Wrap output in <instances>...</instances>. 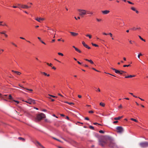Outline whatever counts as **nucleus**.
Instances as JSON below:
<instances>
[{
	"label": "nucleus",
	"instance_id": "nucleus-1",
	"mask_svg": "<svg viewBox=\"0 0 148 148\" xmlns=\"http://www.w3.org/2000/svg\"><path fill=\"white\" fill-rule=\"evenodd\" d=\"M77 11L79 12V15L82 16L84 17V16L86 15L87 13V10L83 9H78Z\"/></svg>",
	"mask_w": 148,
	"mask_h": 148
},
{
	"label": "nucleus",
	"instance_id": "nucleus-2",
	"mask_svg": "<svg viewBox=\"0 0 148 148\" xmlns=\"http://www.w3.org/2000/svg\"><path fill=\"white\" fill-rule=\"evenodd\" d=\"M46 116L43 113H41L38 114L36 115V121H39L42 120L43 118H45Z\"/></svg>",
	"mask_w": 148,
	"mask_h": 148
},
{
	"label": "nucleus",
	"instance_id": "nucleus-3",
	"mask_svg": "<svg viewBox=\"0 0 148 148\" xmlns=\"http://www.w3.org/2000/svg\"><path fill=\"white\" fill-rule=\"evenodd\" d=\"M116 129L117 132L119 133H122L124 131L123 128L121 126H118L116 127Z\"/></svg>",
	"mask_w": 148,
	"mask_h": 148
},
{
	"label": "nucleus",
	"instance_id": "nucleus-4",
	"mask_svg": "<svg viewBox=\"0 0 148 148\" xmlns=\"http://www.w3.org/2000/svg\"><path fill=\"white\" fill-rule=\"evenodd\" d=\"M140 146L143 147H145L148 146V143L147 142L140 143Z\"/></svg>",
	"mask_w": 148,
	"mask_h": 148
},
{
	"label": "nucleus",
	"instance_id": "nucleus-5",
	"mask_svg": "<svg viewBox=\"0 0 148 148\" xmlns=\"http://www.w3.org/2000/svg\"><path fill=\"white\" fill-rule=\"evenodd\" d=\"M28 103H29L30 104H35L36 103L35 101V100L32 99H28Z\"/></svg>",
	"mask_w": 148,
	"mask_h": 148
},
{
	"label": "nucleus",
	"instance_id": "nucleus-6",
	"mask_svg": "<svg viewBox=\"0 0 148 148\" xmlns=\"http://www.w3.org/2000/svg\"><path fill=\"white\" fill-rule=\"evenodd\" d=\"M101 12L103 14L106 15L109 13L110 11L109 10H105L101 11Z\"/></svg>",
	"mask_w": 148,
	"mask_h": 148
},
{
	"label": "nucleus",
	"instance_id": "nucleus-7",
	"mask_svg": "<svg viewBox=\"0 0 148 148\" xmlns=\"http://www.w3.org/2000/svg\"><path fill=\"white\" fill-rule=\"evenodd\" d=\"M35 19L40 23H41L42 21H43L44 20V18H35Z\"/></svg>",
	"mask_w": 148,
	"mask_h": 148
},
{
	"label": "nucleus",
	"instance_id": "nucleus-8",
	"mask_svg": "<svg viewBox=\"0 0 148 148\" xmlns=\"http://www.w3.org/2000/svg\"><path fill=\"white\" fill-rule=\"evenodd\" d=\"M106 144V143L105 141L102 140L99 141V144L102 147L104 146Z\"/></svg>",
	"mask_w": 148,
	"mask_h": 148
},
{
	"label": "nucleus",
	"instance_id": "nucleus-9",
	"mask_svg": "<svg viewBox=\"0 0 148 148\" xmlns=\"http://www.w3.org/2000/svg\"><path fill=\"white\" fill-rule=\"evenodd\" d=\"M82 43L83 45L86 48L88 49H90V47L86 44L84 41H82Z\"/></svg>",
	"mask_w": 148,
	"mask_h": 148
},
{
	"label": "nucleus",
	"instance_id": "nucleus-10",
	"mask_svg": "<svg viewBox=\"0 0 148 148\" xmlns=\"http://www.w3.org/2000/svg\"><path fill=\"white\" fill-rule=\"evenodd\" d=\"M36 144L38 146L42 148H44V147L38 142L37 141L36 142Z\"/></svg>",
	"mask_w": 148,
	"mask_h": 148
},
{
	"label": "nucleus",
	"instance_id": "nucleus-11",
	"mask_svg": "<svg viewBox=\"0 0 148 148\" xmlns=\"http://www.w3.org/2000/svg\"><path fill=\"white\" fill-rule=\"evenodd\" d=\"M70 33L72 36H77L78 35V33H76L74 32H70Z\"/></svg>",
	"mask_w": 148,
	"mask_h": 148
},
{
	"label": "nucleus",
	"instance_id": "nucleus-12",
	"mask_svg": "<svg viewBox=\"0 0 148 148\" xmlns=\"http://www.w3.org/2000/svg\"><path fill=\"white\" fill-rule=\"evenodd\" d=\"M0 26H7V25H6V23H5L3 21H0Z\"/></svg>",
	"mask_w": 148,
	"mask_h": 148
},
{
	"label": "nucleus",
	"instance_id": "nucleus-13",
	"mask_svg": "<svg viewBox=\"0 0 148 148\" xmlns=\"http://www.w3.org/2000/svg\"><path fill=\"white\" fill-rule=\"evenodd\" d=\"M111 69H112V70L114 71H115V72L116 73L119 74V71H119L118 70H117L114 68H111Z\"/></svg>",
	"mask_w": 148,
	"mask_h": 148
},
{
	"label": "nucleus",
	"instance_id": "nucleus-14",
	"mask_svg": "<svg viewBox=\"0 0 148 148\" xmlns=\"http://www.w3.org/2000/svg\"><path fill=\"white\" fill-rule=\"evenodd\" d=\"M29 8V7L27 5H22V8L23 9H28Z\"/></svg>",
	"mask_w": 148,
	"mask_h": 148
},
{
	"label": "nucleus",
	"instance_id": "nucleus-15",
	"mask_svg": "<svg viewBox=\"0 0 148 148\" xmlns=\"http://www.w3.org/2000/svg\"><path fill=\"white\" fill-rule=\"evenodd\" d=\"M90 14L91 15H93L94 14V12L92 11H90L87 10V14Z\"/></svg>",
	"mask_w": 148,
	"mask_h": 148
},
{
	"label": "nucleus",
	"instance_id": "nucleus-16",
	"mask_svg": "<svg viewBox=\"0 0 148 148\" xmlns=\"http://www.w3.org/2000/svg\"><path fill=\"white\" fill-rule=\"evenodd\" d=\"M140 29V28L139 27H134L131 29V30H137Z\"/></svg>",
	"mask_w": 148,
	"mask_h": 148
},
{
	"label": "nucleus",
	"instance_id": "nucleus-17",
	"mask_svg": "<svg viewBox=\"0 0 148 148\" xmlns=\"http://www.w3.org/2000/svg\"><path fill=\"white\" fill-rule=\"evenodd\" d=\"M12 71L14 73H16L17 74L20 75L21 74V73L20 72L17 71H15L13 70H12Z\"/></svg>",
	"mask_w": 148,
	"mask_h": 148
},
{
	"label": "nucleus",
	"instance_id": "nucleus-18",
	"mask_svg": "<svg viewBox=\"0 0 148 148\" xmlns=\"http://www.w3.org/2000/svg\"><path fill=\"white\" fill-rule=\"evenodd\" d=\"M123 117V116H119L117 117H115L114 118V119L115 120H118L120 119L121 118Z\"/></svg>",
	"mask_w": 148,
	"mask_h": 148
},
{
	"label": "nucleus",
	"instance_id": "nucleus-19",
	"mask_svg": "<svg viewBox=\"0 0 148 148\" xmlns=\"http://www.w3.org/2000/svg\"><path fill=\"white\" fill-rule=\"evenodd\" d=\"M115 144L114 143H111L109 145V146L112 147H114V146Z\"/></svg>",
	"mask_w": 148,
	"mask_h": 148
},
{
	"label": "nucleus",
	"instance_id": "nucleus-20",
	"mask_svg": "<svg viewBox=\"0 0 148 148\" xmlns=\"http://www.w3.org/2000/svg\"><path fill=\"white\" fill-rule=\"evenodd\" d=\"M18 139L20 140H22L23 141H25V139L24 138H23L21 137H18Z\"/></svg>",
	"mask_w": 148,
	"mask_h": 148
},
{
	"label": "nucleus",
	"instance_id": "nucleus-21",
	"mask_svg": "<svg viewBox=\"0 0 148 148\" xmlns=\"http://www.w3.org/2000/svg\"><path fill=\"white\" fill-rule=\"evenodd\" d=\"M75 50L76 51H77L79 53H81V51L77 48H75Z\"/></svg>",
	"mask_w": 148,
	"mask_h": 148
},
{
	"label": "nucleus",
	"instance_id": "nucleus-22",
	"mask_svg": "<svg viewBox=\"0 0 148 148\" xmlns=\"http://www.w3.org/2000/svg\"><path fill=\"white\" fill-rule=\"evenodd\" d=\"M126 72L125 71H119V74H122L123 73H126Z\"/></svg>",
	"mask_w": 148,
	"mask_h": 148
},
{
	"label": "nucleus",
	"instance_id": "nucleus-23",
	"mask_svg": "<svg viewBox=\"0 0 148 148\" xmlns=\"http://www.w3.org/2000/svg\"><path fill=\"white\" fill-rule=\"evenodd\" d=\"M138 37L141 40H142L145 42L146 41V40L145 39H143L140 36H138Z\"/></svg>",
	"mask_w": 148,
	"mask_h": 148
},
{
	"label": "nucleus",
	"instance_id": "nucleus-24",
	"mask_svg": "<svg viewBox=\"0 0 148 148\" xmlns=\"http://www.w3.org/2000/svg\"><path fill=\"white\" fill-rule=\"evenodd\" d=\"M86 37H88L89 38H90V39H91V38H92V36L90 34H86Z\"/></svg>",
	"mask_w": 148,
	"mask_h": 148
},
{
	"label": "nucleus",
	"instance_id": "nucleus-25",
	"mask_svg": "<svg viewBox=\"0 0 148 148\" xmlns=\"http://www.w3.org/2000/svg\"><path fill=\"white\" fill-rule=\"evenodd\" d=\"M130 120L132 121H134L136 122H137V123L138 122V121L137 120H136V119H133V118H131L130 119Z\"/></svg>",
	"mask_w": 148,
	"mask_h": 148
},
{
	"label": "nucleus",
	"instance_id": "nucleus-26",
	"mask_svg": "<svg viewBox=\"0 0 148 148\" xmlns=\"http://www.w3.org/2000/svg\"><path fill=\"white\" fill-rule=\"evenodd\" d=\"M99 104L100 106L102 107H104L105 106V104L104 103H103L102 102L100 103Z\"/></svg>",
	"mask_w": 148,
	"mask_h": 148
},
{
	"label": "nucleus",
	"instance_id": "nucleus-27",
	"mask_svg": "<svg viewBox=\"0 0 148 148\" xmlns=\"http://www.w3.org/2000/svg\"><path fill=\"white\" fill-rule=\"evenodd\" d=\"M9 99H10V100H13V98L11 96V95H9Z\"/></svg>",
	"mask_w": 148,
	"mask_h": 148
},
{
	"label": "nucleus",
	"instance_id": "nucleus-28",
	"mask_svg": "<svg viewBox=\"0 0 148 148\" xmlns=\"http://www.w3.org/2000/svg\"><path fill=\"white\" fill-rule=\"evenodd\" d=\"M132 77V75H129L125 76V78H131Z\"/></svg>",
	"mask_w": 148,
	"mask_h": 148
},
{
	"label": "nucleus",
	"instance_id": "nucleus-29",
	"mask_svg": "<svg viewBox=\"0 0 148 148\" xmlns=\"http://www.w3.org/2000/svg\"><path fill=\"white\" fill-rule=\"evenodd\" d=\"M96 21L98 22H100L102 21V19H101L98 18H97L96 19Z\"/></svg>",
	"mask_w": 148,
	"mask_h": 148
},
{
	"label": "nucleus",
	"instance_id": "nucleus-30",
	"mask_svg": "<svg viewBox=\"0 0 148 148\" xmlns=\"http://www.w3.org/2000/svg\"><path fill=\"white\" fill-rule=\"evenodd\" d=\"M58 54L59 55L61 56H64V55L62 53L60 52L58 53Z\"/></svg>",
	"mask_w": 148,
	"mask_h": 148
},
{
	"label": "nucleus",
	"instance_id": "nucleus-31",
	"mask_svg": "<svg viewBox=\"0 0 148 148\" xmlns=\"http://www.w3.org/2000/svg\"><path fill=\"white\" fill-rule=\"evenodd\" d=\"M92 45L94 46H95V47H98V45L96 44H94L93 43H92Z\"/></svg>",
	"mask_w": 148,
	"mask_h": 148
},
{
	"label": "nucleus",
	"instance_id": "nucleus-32",
	"mask_svg": "<svg viewBox=\"0 0 148 148\" xmlns=\"http://www.w3.org/2000/svg\"><path fill=\"white\" fill-rule=\"evenodd\" d=\"M46 64L48 66L51 67L52 66V64L51 63L49 64L48 63H47Z\"/></svg>",
	"mask_w": 148,
	"mask_h": 148
},
{
	"label": "nucleus",
	"instance_id": "nucleus-33",
	"mask_svg": "<svg viewBox=\"0 0 148 148\" xmlns=\"http://www.w3.org/2000/svg\"><path fill=\"white\" fill-rule=\"evenodd\" d=\"M142 56V54L140 53H139L138 56V58H140V56Z\"/></svg>",
	"mask_w": 148,
	"mask_h": 148
},
{
	"label": "nucleus",
	"instance_id": "nucleus-34",
	"mask_svg": "<svg viewBox=\"0 0 148 148\" xmlns=\"http://www.w3.org/2000/svg\"><path fill=\"white\" fill-rule=\"evenodd\" d=\"M0 3H1V4H2V5H4V6H5V4H4V2L3 1H1L0 2Z\"/></svg>",
	"mask_w": 148,
	"mask_h": 148
},
{
	"label": "nucleus",
	"instance_id": "nucleus-35",
	"mask_svg": "<svg viewBox=\"0 0 148 148\" xmlns=\"http://www.w3.org/2000/svg\"><path fill=\"white\" fill-rule=\"evenodd\" d=\"M18 5L19 6V7H18V8H19L20 9L21 8H22V5H21V4H18Z\"/></svg>",
	"mask_w": 148,
	"mask_h": 148
},
{
	"label": "nucleus",
	"instance_id": "nucleus-36",
	"mask_svg": "<svg viewBox=\"0 0 148 148\" xmlns=\"http://www.w3.org/2000/svg\"><path fill=\"white\" fill-rule=\"evenodd\" d=\"M131 9L132 10H133V11H135V10H136V8H135L134 7H132V8H131Z\"/></svg>",
	"mask_w": 148,
	"mask_h": 148
},
{
	"label": "nucleus",
	"instance_id": "nucleus-37",
	"mask_svg": "<svg viewBox=\"0 0 148 148\" xmlns=\"http://www.w3.org/2000/svg\"><path fill=\"white\" fill-rule=\"evenodd\" d=\"M89 62H90L91 64H94L93 61L91 60H90Z\"/></svg>",
	"mask_w": 148,
	"mask_h": 148
},
{
	"label": "nucleus",
	"instance_id": "nucleus-38",
	"mask_svg": "<svg viewBox=\"0 0 148 148\" xmlns=\"http://www.w3.org/2000/svg\"><path fill=\"white\" fill-rule=\"evenodd\" d=\"M130 66V64H129V65H124L123 66L124 67H129V66Z\"/></svg>",
	"mask_w": 148,
	"mask_h": 148
},
{
	"label": "nucleus",
	"instance_id": "nucleus-39",
	"mask_svg": "<svg viewBox=\"0 0 148 148\" xmlns=\"http://www.w3.org/2000/svg\"><path fill=\"white\" fill-rule=\"evenodd\" d=\"M89 128L91 129L94 130V127H93L92 126H89Z\"/></svg>",
	"mask_w": 148,
	"mask_h": 148
},
{
	"label": "nucleus",
	"instance_id": "nucleus-40",
	"mask_svg": "<svg viewBox=\"0 0 148 148\" xmlns=\"http://www.w3.org/2000/svg\"><path fill=\"white\" fill-rule=\"evenodd\" d=\"M41 73L44 74L46 76L47 75V73L44 72H41Z\"/></svg>",
	"mask_w": 148,
	"mask_h": 148
},
{
	"label": "nucleus",
	"instance_id": "nucleus-41",
	"mask_svg": "<svg viewBox=\"0 0 148 148\" xmlns=\"http://www.w3.org/2000/svg\"><path fill=\"white\" fill-rule=\"evenodd\" d=\"M11 44L12 45H14V46L15 47H17V45L16 44H15L13 42H11Z\"/></svg>",
	"mask_w": 148,
	"mask_h": 148
},
{
	"label": "nucleus",
	"instance_id": "nucleus-42",
	"mask_svg": "<svg viewBox=\"0 0 148 148\" xmlns=\"http://www.w3.org/2000/svg\"><path fill=\"white\" fill-rule=\"evenodd\" d=\"M13 101L15 102H16L17 104H18L19 103V101H17L15 100H13Z\"/></svg>",
	"mask_w": 148,
	"mask_h": 148
},
{
	"label": "nucleus",
	"instance_id": "nucleus-43",
	"mask_svg": "<svg viewBox=\"0 0 148 148\" xmlns=\"http://www.w3.org/2000/svg\"><path fill=\"white\" fill-rule=\"evenodd\" d=\"M99 132L100 133H102V134H103L104 133V132L103 131V130H100L99 131Z\"/></svg>",
	"mask_w": 148,
	"mask_h": 148
},
{
	"label": "nucleus",
	"instance_id": "nucleus-44",
	"mask_svg": "<svg viewBox=\"0 0 148 148\" xmlns=\"http://www.w3.org/2000/svg\"><path fill=\"white\" fill-rule=\"evenodd\" d=\"M93 124L95 125H101V124H99V123H93Z\"/></svg>",
	"mask_w": 148,
	"mask_h": 148
},
{
	"label": "nucleus",
	"instance_id": "nucleus-45",
	"mask_svg": "<svg viewBox=\"0 0 148 148\" xmlns=\"http://www.w3.org/2000/svg\"><path fill=\"white\" fill-rule=\"evenodd\" d=\"M122 108V106L121 104H120V105L119 106L118 108L119 109H121Z\"/></svg>",
	"mask_w": 148,
	"mask_h": 148
},
{
	"label": "nucleus",
	"instance_id": "nucleus-46",
	"mask_svg": "<svg viewBox=\"0 0 148 148\" xmlns=\"http://www.w3.org/2000/svg\"><path fill=\"white\" fill-rule=\"evenodd\" d=\"M127 2L130 4H132V5H134V3L130 1H127Z\"/></svg>",
	"mask_w": 148,
	"mask_h": 148
},
{
	"label": "nucleus",
	"instance_id": "nucleus-47",
	"mask_svg": "<svg viewBox=\"0 0 148 148\" xmlns=\"http://www.w3.org/2000/svg\"><path fill=\"white\" fill-rule=\"evenodd\" d=\"M49 95V96H51L53 97V98H55V97H57L55 96H53V95Z\"/></svg>",
	"mask_w": 148,
	"mask_h": 148
},
{
	"label": "nucleus",
	"instance_id": "nucleus-48",
	"mask_svg": "<svg viewBox=\"0 0 148 148\" xmlns=\"http://www.w3.org/2000/svg\"><path fill=\"white\" fill-rule=\"evenodd\" d=\"M92 69L93 70H95V71H97V72H99V71H98V70H97L96 69H95V68H92Z\"/></svg>",
	"mask_w": 148,
	"mask_h": 148
},
{
	"label": "nucleus",
	"instance_id": "nucleus-49",
	"mask_svg": "<svg viewBox=\"0 0 148 148\" xmlns=\"http://www.w3.org/2000/svg\"><path fill=\"white\" fill-rule=\"evenodd\" d=\"M88 112L89 113H93L94 112H93V111L90 110V111H89Z\"/></svg>",
	"mask_w": 148,
	"mask_h": 148
},
{
	"label": "nucleus",
	"instance_id": "nucleus-50",
	"mask_svg": "<svg viewBox=\"0 0 148 148\" xmlns=\"http://www.w3.org/2000/svg\"><path fill=\"white\" fill-rule=\"evenodd\" d=\"M75 18L77 20V19H80V17L79 16H78L77 18H76V17H75Z\"/></svg>",
	"mask_w": 148,
	"mask_h": 148
},
{
	"label": "nucleus",
	"instance_id": "nucleus-51",
	"mask_svg": "<svg viewBox=\"0 0 148 148\" xmlns=\"http://www.w3.org/2000/svg\"><path fill=\"white\" fill-rule=\"evenodd\" d=\"M68 104L69 105H71L72 104H74V103L72 102H69Z\"/></svg>",
	"mask_w": 148,
	"mask_h": 148
},
{
	"label": "nucleus",
	"instance_id": "nucleus-52",
	"mask_svg": "<svg viewBox=\"0 0 148 148\" xmlns=\"http://www.w3.org/2000/svg\"><path fill=\"white\" fill-rule=\"evenodd\" d=\"M85 119L87 120H89V118L87 117L85 118Z\"/></svg>",
	"mask_w": 148,
	"mask_h": 148
},
{
	"label": "nucleus",
	"instance_id": "nucleus-53",
	"mask_svg": "<svg viewBox=\"0 0 148 148\" xmlns=\"http://www.w3.org/2000/svg\"><path fill=\"white\" fill-rule=\"evenodd\" d=\"M54 60H55L56 61H57L58 62H60V63L61 62L60 61H59V60H57L56 59H55Z\"/></svg>",
	"mask_w": 148,
	"mask_h": 148
},
{
	"label": "nucleus",
	"instance_id": "nucleus-54",
	"mask_svg": "<svg viewBox=\"0 0 148 148\" xmlns=\"http://www.w3.org/2000/svg\"><path fill=\"white\" fill-rule=\"evenodd\" d=\"M103 35H108V34H107V33H105V32H103Z\"/></svg>",
	"mask_w": 148,
	"mask_h": 148
},
{
	"label": "nucleus",
	"instance_id": "nucleus-55",
	"mask_svg": "<svg viewBox=\"0 0 148 148\" xmlns=\"http://www.w3.org/2000/svg\"><path fill=\"white\" fill-rule=\"evenodd\" d=\"M78 97L79 98H81L82 97V96L80 95H78Z\"/></svg>",
	"mask_w": 148,
	"mask_h": 148
},
{
	"label": "nucleus",
	"instance_id": "nucleus-56",
	"mask_svg": "<svg viewBox=\"0 0 148 148\" xmlns=\"http://www.w3.org/2000/svg\"><path fill=\"white\" fill-rule=\"evenodd\" d=\"M108 34L110 35L111 37L112 36V34H111V33H109V34Z\"/></svg>",
	"mask_w": 148,
	"mask_h": 148
},
{
	"label": "nucleus",
	"instance_id": "nucleus-57",
	"mask_svg": "<svg viewBox=\"0 0 148 148\" xmlns=\"http://www.w3.org/2000/svg\"><path fill=\"white\" fill-rule=\"evenodd\" d=\"M83 65L85 67H88V66L86 64H84Z\"/></svg>",
	"mask_w": 148,
	"mask_h": 148
},
{
	"label": "nucleus",
	"instance_id": "nucleus-58",
	"mask_svg": "<svg viewBox=\"0 0 148 148\" xmlns=\"http://www.w3.org/2000/svg\"><path fill=\"white\" fill-rule=\"evenodd\" d=\"M133 96L134 97H135L136 98H139V97H138L135 95H133Z\"/></svg>",
	"mask_w": 148,
	"mask_h": 148
},
{
	"label": "nucleus",
	"instance_id": "nucleus-59",
	"mask_svg": "<svg viewBox=\"0 0 148 148\" xmlns=\"http://www.w3.org/2000/svg\"><path fill=\"white\" fill-rule=\"evenodd\" d=\"M41 42L42 43H43V44H45V45H46V43H45V42H43V41H42V40H41Z\"/></svg>",
	"mask_w": 148,
	"mask_h": 148
},
{
	"label": "nucleus",
	"instance_id": "nucleus-60",
	"mask_svg": "<svg viewBox=\"0 0 148 148\" xmlns=\"http://www.w3.org/2000/svg\"><path fill=\"white\" fill-rule=\"evenodd\" d=\"M38 38L41 41V38L39 37H38Z\"/></svg>",
	"mask_w": 148,
	"mask_h": 148
},
{
	"label": "nucleus",
	"instance_id": "nucleus-61",
	"mask_svg": "<svg viewBox=\"0 0 148 148\" xmlns=\"http://www.w3.org/2000/svg\"><path fill=\"white\" fill-rule=\"evenodd\" d=\"M20 38L22 39L25 40V39L24 38H23L22 37H20Z\"/></svg>",
	"mask_w": 148,
	"mask_h": 148
},
{
	"label": "nucleus",
	"instance_id": "nucleus-62",
	"mask_svg": "<svg viewBox=\"0 0 148 148\" xmlns=\"http://www.w3.org/2000/svg\"><path fill=\"white\" fill-rule=\"evenodd\" d=\"M52 69H54L55 70L56 69V68L54 66H53V67H52Z\"/></svg>",
	"mask_w": 148,
	"mask_h": 148
},
{
	"label": "nucleus",
	"instance_id": "nucleus-63",
	"mask_svg": "<svg viewBox=\"0 0 148 148\" xmlns=\"http://www.w3.org/2000/svg\"><path fill=\"white\" fill-rule=\"evenodd\" d=\"M45 121H46V122H49V121H48V119H45Z\"/></svg>",
	"mask_w": 148,
	"mask_h": 148
},
{
	"label": "nucleus",
	"instance_id": "nucleus-64",
	"mask_svg": "<svg viewBox=\"0 0 148 148\" xmlns=\"http://www.w3.org/2000/svg\"><path fill=\"white\" fill-rule=\"evenodd\" d=\"M135 11L136 12L137 14H138V10H135Z\"/></svg>",
	"mask_w": 148,
	"mask_h": 148
}]
</instances>
